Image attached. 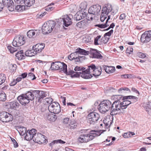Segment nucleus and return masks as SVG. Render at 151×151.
Returning a JSON list of instances; mask_svg holds the SVG:
<instances>
[{
    "mask_svg": "<svg viewBox=\"0 0 151 151\" xmlns=\"http://www.w3.org/2000/svg\"><path fill=\"white\" fill-rule=\"evenodd\" d=\"M2 1L4 7H7L9 11L14 10V3L12 0H3Z\"/></svg>",
    "mask_w": 151,
    "mask_h": 151,
    "instance_id": "nucleus-17",
    "label": "nucleus"
},
{
    "mask_svg": "<svg viewBox=\"0 0 151 151\" xmlns=\"http://www.w3.org/2000/svg\"><path fill=\"white\" fill-rule=\"evenodd\" d=\"M88 70L91 71V72L92 73V74L95 76H98L100 75L102 71L101 68V66L96 67L95 65L92 64L89 66Z\"/></svg>",
    "mask_w": 151,
    "mask_h": 151,
    "instance_id": "nucleus-8",
    "label": "nucleus"
},
{
    "mask_svg": "<svg viewBox=\"0 0 151 151\" xmlns=\"http://www.w3.org/2000/svg\"><path fill=\"white\" fill-rule=\"evenodd\" d=\"M101 37V36H98L95 38L94 40V43L95 45H97L101 44L100 39Z\"/></svg>",
    "mask_w": 151,
    "mask_h": 151,
    "instance_id": "nucleus-40",
    "label": "nucleus"
},
{
    "mask_svg": "<svg viewBox=\"0 0 151 151\" xmlns=\"http://www.w3.org/2000/svg\"><path fill=\"white\" fill-rule=\"evenodd\" d=\"M113 29L111 30L109 32H107L104 34V37L106 36L110 37L111 34L113 33Z\"/></svg>",
    "mask_w": 151,
    "mask_h": 151,
    "instance_id": "nucleus-52",
    "label": "nucleus"
},
{
    "mask_svg": "<svg viewBox=\"0 0 151 151\" xmlns=\"http://www.w3.org/2000/svg\"><path fill=\"white\" fill-rule=\"evenodd\" d=\"M17 82L16 81V80L14 79H13L12 81L10 83V85L11 86H13L16 85L17 84Z\"/></svg>",
    "mask_w": 151,
    "mask_h": 151,
    "instance_id": "nucleus-58",
    "label": "nucleus"
},
{
    "mask_svg": "<svg viewBox=\"0 0 151 151\" xmlns=\"http://www.w3.org/2000/svg\"><path fill=\"white\" fill-rule=\"evenodd\" d=\"M104 7H102V12L101 15L100 20L101 22H103L104 21V12L103 11V9Z\"/></svg>",
    "mask_w": 151,
    "mask_h": 151,
    "instance_id": "nucleus-54",
    "label": "nucleus"
},
{
    "mask_svg": "<svg viewBox=\"0 0 151 151\" xmlns=\"http://www.w3.org/2000/svg\"><path fill=\"white\" fill-rule=\"evenodd\" d=\"M69 9L71 12H76L77 11V6L74 4H71L69 6Z\"/></svg>",
    "mask_w": 151,
    "mask_h": 151,
    "instance_id": "nucleus-46",
    "label": "nucleus"
},
{
    "mask_svg": "<svg viewBox=\"0 0 151 151\" xmlns=\"http://www.w3.org/2000/svg\"><path fill=\"white\" fill-rule=\"evenodd\" d=\"M84 138L85 137L84 135L81 134L78 138V141L81 143L85 142Z\"/></svg>",
    "mask_w": 151,
    "mask_h": 151,
    "instance_id": "nucleus-47",
    "label": "nucleus"
},
{
    "mask_svg": "<svg viewBox=\"0 0 151 151\" xmlns=\"http://www.w3.org/2000/svg\"><path fill=\"white\" fill-rule=\"evenodd\" d=\"M133 49L131 48H127L126 51V53L131 54L133 52Z\"/></svg>",
    "mask_w": 151,
    "mask_h": 151,
    "instance_id": "nucleus-55",
    "label": "nucleus"
},
{
    "mask_svg": "<svg viewBox=\"0 0 151 151\" xmlns=\"http://www.w3.org/2000/svg\"><path fill=\"white\" fill-rule=\"evenodd\" d=\"M126 16L124 13L120 15L119 16V19L120 20H123L125 18Z\"/></svg>",
    "mask_w": 151,
    "mask_h": 151,
    "instance_id": "nucleus-59",
    "label": "nucleus"
},
{
    "mask_svg": "<svg viewBox=\"0 0 151 151\" xmlns=\"http://www.w3.org/2000/svg\"><path fill=\"white\" fill-rule=\"evenodd\" d=\"M88 51L85 50L78 48L76 50L75 52L72 53L69 55L68 58L70 60H74L76 62L81 63L85 60V57L84 56H81L80 55H88Z\"/></svg>",
    "mask_w": 151,
    "mask_h": 151,
    "instance_id": "nucleus-2",
    "label": "nucleus"
},
{
    "mask_svg": "<svg viewBox=\"0 0 151 151\" xmlns=\"http://www.w3.org/2000/svg\"><path fill=\"white\" fill-rule=\"evenodd\" d=\"M104 119L105 118H104ZM104 124H105V127L107 128L109 131V129H108L107 127H109L111 124V122L110 120V116H107L106 119H104Z\"/></svg>",
    "mask_w": 151,
    "mask_h": 151,
    "instance_id": "nucleus-33",
    "label": "nucleus"
},
{
    "mask_svg": "<svg viewBox=\"0 0 151 151\" xmlns=\"http://www.w3.org/2000/svg\"><path fill=\"white\" fill-rule=\"evenodd\" d=\"M16 56L17 58L19 60H21L24 58V55L23 51L20 50L16 54Z\"/></svg>",
    "mask_w": 151,
    "mask_h": 151,
    "instance_id": "nucleus-32",
    "label": "nucleus"
},
{
    "mask_svg": "<svg viewBox=\"0 0 151 151\" xmlns=\"http://www.w3.org/2000/svg\"><path fill=\"white\" fill-rule=\"evenodd\" d=\"M130 91V90L128 88L125 87L124 88H121L119 89L118 91V92L119 93H122L124 92V91Z\"/></svg>",
    "mask_w": 151,
    "mask_h": 151,
    "instance_id": "nucleus-45",
    "label": "nucleus"
},
{
    "mask_svg": "<svg viewBox=\"0 0 151 151\" xmlns=\"http://www.w3.org/2000/svg\"><path fill=\"white\" fill-rule=\"evenodd\" d=\"M88 25L87 20H83L76 24V26L80 28H84Z\"/></svg>",
    "mask_w": 151,
    "mask_h": 151,
    "instance_id": "nucleus-26",
    "label": "nucleus"
},
{
    "mask_svg": "<svg viewBox=\"0 0 151 151\" xmlns=\"http://www.w3.org/2000/svg\"><path fill=\"white\" fill-rule=\"evenodd\" d=\"M69 120V119L68 118H65L64 119L63 122L64 124L68 123Z\"/></svg>",
    "mask_w": 151,
    "mask_h": 151,
    "instance_id": "nucleus-64",
    "label": "nucleus"
},
{
    "mask_svg": "<svg viewBox=\"0 0 151 151\" xmlns=\"http://www.w3.org/2000/svg\"><path fill=\"white\" fill-rule=\"evenodd\" d=\"M28 78L29 77L30 78H32V80H33L36 79V77L33 73H30L28 74Z\"/></svg>",
    "mask_w": 151,
    "mask_h": 151,
    "instance_id": "nucleus-50",
    "label": "nucleus"
},
{
    "mask_svg": "<svg viewBox=\"0 0 151 151\" xmlns=\"http://www.w3.org/2000/svg\"><path fill=\"white\" fill-rule=\"evenodd\" d=\"M67 67V65L64 63L58 62L52 63L50 68L52 70L61 69L63 71L64 69H66Z\"/></svg>",
    "mask_w": 151,
    "mask_h": 151,
    "instance_id": "nucleus-7",
    "label": "nucleus"
},
{
    "mask_svg": "<svg viewBox=\"0 0 151 151\" xmlns=\"http://www.w3.org/2000/svg\"><path fill=\"white\" fill-rule=\"evenodd\" d=\"M104 131L103 130H91L90 131V133L83 134L84 136L85 142H87L94 138L96 136L100 135Z\"/></svg>",
    "mask_w": 151,
    "mask_h": 151,
    "instance_id": "nucleus-5",
    "label": "nucleus"
},
{
    "mask_svg": "<svg viewBox=\"0 0 151 151\" xmlns=\"http://www.w3.org/2000/svg\"><path fill=\"white\" fill-rule=\"evenodd\" d=\"M123 102H121V104L122 108V110L126 109L127 106L131 103V101L129 100H124Z\"/></svg>",
    "mask_w": 151,
    "mask_h": 151,
    "instance_id": "nucleus-30",
    "label": "nucleus"
},
{
    "mask_svg": "<svg viewBox=\"0 0 151 151\" xmlns=\"http://www.w3.org/2000/svg\"><path fill=\"white\" fill-rule=\"evenodd\" d=\"M111 103L108 100H104V112L109 111L112 107Z\"/></svg>",
    "mask_w": 151,
    "mask_h": 151,
    "instance_id": "nucleus-27",
    "label": "nucleus"
},
{
    "mask_svg": "<svg viewBox=\"0 0 151 151\" xmlns=\"http://www.w3.org/2000/svg\"><path fill=\"white\" fill-rule=\"evenodd\" d=\"M91 71L88 70V68L86 70L82 71V73L81 72H76V74H74L73 76L74 77H78L81 76L82 78L85 79H89L92 77L91 74H90Z\"/></svg>",
    "mask_w": 151,
    "mask_h": 151,
    "instance_id": "nucleus-11",
    "label": "nucleus"
},
{
    "mask_svg": "<svg viewBox=\"0 0 151 151\" xmlns=\"http://www.w3.org/2000/svg\"><path fill=\"white\" fill-rule=\"evenodd\" d=\"M10 138L12 141L13 142V144L14 145V147H18V144L17 143V142L15 140V139L11 137H10Z\"/></svg>",
    "mask_w": 151,
    "mask_h": 151,
    "instance_id": "nucleus-53",
    "label": "nucleus"
},
{
    "mask_svg": "<svg viewBox=\"0 0 151 151\" xmlns=\"http://www.w3.org/2000/svg\"><path fill=\"white\" fill-rule=\"evenodd\" d=\"M0 119L3 122H8L13 120V116L7 112L3 111L0 113Z\"/></svg>",
    "mask_w": 151,
    "mask_h": 151,
    "instance_id": "nucleus-12",
    "label": "nucleus"
},
{
    "mask_svg": "<svg viewBox=\"0 0 151 151\" xmlns=\"http://www.w3.org/2000/svg\"><path fill=\"white\" fill-rule=\"evenodd\" d=\"M6 79L5 75L4 74H0V85L4 83Z\"/></svg>",
    "mask_w": 151,
    "mask_h": 151,
    "instance_id": "nucleus-38",
    "label": "nucleus"
},
{
    "mask_svg": "<svg viewBox=\"0 0 151 151\" xmlns=\"http://www.w3.org/2000/svg\"><path fill=\"white\" fill-rule=\"evenodd\" d=\"M63 71L67 75H72L73 76L74 75V74H76V72H75L71 70H69L68 71H67V67L66 69H64Z\"/></svg>",
    "mask_w": 151,
    "mask_h": 151,
    "instance_id": "nucleus-35",
    "label": "nucleus"
},
{
    "mask_svg": "<svg viewBox=\"0 0 151 151\" xmlns=\"http://www.w3.org/2000/svg\"><path fill=\"white\" fill-rule=\"evenodd\" d=\"M151 40V32L145 31L141 36V41L143 43H146Z\"/></svg>",
    "mask_w": 151,
    "mask_h": 151,
    "instance_id": "nucleus-15",
    "label": "nucleus"
},
{
    "mask_svg": "<svg viewBox=\"0 0 151 151\" xmlns=\"http://www.w3.org/2000/svg\"><path fill=\"white\" fill-rule=\"evenodd\" d=\"M54 8V7L50 5H49L46 8L45 10L47 11H50L53 10Z\"/></svg>",
    "mask_w": 151,
    "mask_h": 151,
    "instance_id": "nucleus-51",
    "label": "nucleus"
},
{
    "mask_svg": "<svg viewBox=\"0 0 151 151\" xmlns=\"http://www.w3.org/2000/svg\"><path fill=\"white\" fill-rule=\"evenodd\" d=\"M46 102L47 104H51L52 102V99L50 98H47L44 100Z\"/></svg>",
    "mask_w": 151,
    "mask_h": 151,
    "instance_id": "nucleus-49",
    "label": "nucleus"
},
{
    "mask_svg": "<svg viewBox=\"0 0 151 151\" xmlns=\"http://www.w3.org/2000/svg\"><path fill=\"white\" fill-rule=\"evenodd\" d=\"M7 48L11 53H13L17 50L16 48H14L10 45H8Z\"/></svg>",
    "mask_w": 151,
    "mask_h": 151,
    "instance_id": "nucleus-44",
    "label": "nucleus"
},
{
    "mask_svg": "<svg viewBox=\"0 0 151 151\" xmlns=\"http://www.w3.org/2000/svg\"><path fill=\"white\" fill-rule=\"evenodd\" d=\"M138 55L139 57L141 58H143L146 57L145 55L142 52H139Z\"/></svg>",
    "mask_w": 151,
    "mask_h": 151,
    "instance_id": "nucleus-57",
    "label": "nucleus"
},
{
    "mask_svg": "<svg viewBox=\"0 0 151 151\" xmlns=\"http://www.w3.org/2000/svg\"><path fill=\"white\" fill-rule=\"evenodd\" d=\"M37 130L35 129H32L31 130H28L26 133L25 139L27 141L34 139Z\"/></svg>",
    "mask_w": 151,
    "mask_h": 151,
    "instance_id": "nucleus-16",
    "label": "nucleus"
},
{
    "mask_svg": "<svg viewBox=\"0 0 151 151\" xmlns=\"http://www.w3.org/2000/svg\"><path fill=\"white\" fill-rule=\"evenodd\" d=\"M87 6V2H84L81 3L79 5V7L81 10H85Z\"/></svg>",
    "mask_w": 151,
    "mask_h": 151,
    "instance_id": "nucleus-41",
    "label": "nucleus"
},
{
    "mask_svg": "<svg viewBox=\"0 0 151 151\" xmlns=\"http://www.w3.org/2000/svg\"><path fill=\"white\" fill-rule=\"evenodd\" d=\"M85 68H81L80 66H76V67L74 69L75 71H81L80 72L82 73V71L84 70Z\"/></svg>",
    "mask_w": 151,
    "mask_h": 151,
    "instance_id": "nucleus-48",
    "label": "nucleus"
},
{
    "mask_svg": "<svg viewBox=\"0 0 151 151\" xmlns=\"http://www.w3.org/2000/svg\"><path fill=\"white\" fill-rule=\"evenodd\" d=\"M15 9L18 12L22 11L25 9V5L23 4L17 5L16 6Z\"/></svg>",
    "mask_w": 151,
    "mask_h": 151,
    "instance_id": "nucleus-37",
    "label": "nucleus"
},
{
    "mask_svg": "<svg viewBox=\"0 0 151 151\" xmlns=\"http://www.w3.org/2000/svg\"><path fill=\"white\" fill-rule=\"evenodd\" d=\"M9 68L12 72L14 71L16 69V65L15 64H10L9 65Z\"/></svg>",
    "mask_w": 151,
    "mask_h": 151,
    "instance_id": "nucleus-42",
    "label": "nucleus"
},
{
    "mask_svg": "<svg viewBox=\"0 0 151 151\" xmlns=\"http://www.w3.org/2000/svg\"><path fill=\"white\" fill-rule=\"evenodd\" d=\"M72 16L71 14H69V15H66L63 16L62 19L63 24L65 27H68L72 24Z\"/></svg>",
    "mask_w": 151,
    "mask_h": 151,
    "instance_id": "nucleus-18",
    "label": "nucleus"
},
{
    "mask_svg": "<svg viewBox=\"0 0 151 151\" xmlns=\"http://www.w3.org/2000/svg\"><path fill=\"white\" fill-rule=\"evenodd\" d=\"M19 105V104L15 101L9 102L7 106L11 109H15L18 108Z\"/></svg>",
    "mask_w": 151,
    "mask_h": 151,
    "instance_id": "nucleus-23",
    "label": "nucleus"
},
{
    "mask_svg": "<svg viewBox=\"0 0 151 151\" xmlns=\"http://www.w3.org/2000/svg\"><path fill=\"white\" fill-rule=\"evenodd\" d=\"M104 101L101 102L99 105H98V109L100 112L101 113H104Z\"/></svg>",
    "mask_w": 151,
    "mask_h": 151,
    "instance_id": "nucleus-36",
    "label": "nucleus"
},
{
    "mask_svg": "<svg viewBox=\"0 0 151 151\" xmlns=\"http://www.w3.org/2000/svg\"><path fill=\"white\" fill-rule=\"evenodd\" d=\"M86 14L85 12L83 13V12L81 11H78L77 12L75 15V18L76 20H79L83 18H84L86 16Z\"/></svg>",
    "mask_w": 151,
    "mask_h": 151,
    "instance_id": "nucleus-25",
    "label": "nucleus"
},
{
    "mask_svg": "<svg viewBox=\"0 0 151 151\" xmlns=\"http://www.w3.org/2000/svg\"><path fill=\"white\" fill-rule=\"evenodd\" d=\"M27 73H22L21 75H20V76H21L22 78H24L27 77Z\"/></svg>",
    "mask_w": 151,
    "mask_h": 151,
    "instance_id": "nucleus-61",
    "label": "nucleus"
},
{
    "mask_svg": "<svg viewBox=\"0 0 151 151\" xmlns=\"http://www.w3.org/2000/svg\"><path fill=\"white\" fill-rule=\"evenodd\" d=\"M115 70V68L114 67L104 65V70L107 73H113Z\"/></svg>",
    "mask_w": 151,
    "mask_h": 151,
    "instance_id": "nucleus-28",
    "label": "nucleus"
},
{
    "mask_svg": "<svg viewBox=\"0 0 151 151\" xmlns=\"http://www.w3.org/2000/svg\"><path fill=\"white\" fill-rule=\"evenodd\" d=\"M88 51L89 52L88 54H90L93 58H100L102 57L101 54L96 50L91 49L90 51Z\"/></svg>",
    "mask_w": 151,
    "mask_h": 151,
    "instance_id": "nucleus-21",
    "label": "nucleus"
},
{
    "mask_svg": "<svg viewBox=\"0 0 151 151\" xmlns=\"http://www.w3.org/2000/svg\"><path fill=\"white\" fill-rule=\"evenodd\" d=\"M45 47V44H44L41 43L40 44H37L36 45L34 46L33 47V49L34 50V52L37 53L41 52Z\"/></svg>",
    "mask_w": 151,
    "mask_h": 151,
    "instance_id": "nucleus-20",
    "label": "nucleus"
},
{
    "mask_svg": "<svg viewBox=\"0 0 151 151\" xmlns=\"http://www.w3.org/2000/svg\"><path fill=\"white\" fill-rule=\"evenodd\" d=\"M88 122L90 124H94L99 119V115L95 112H91L88 115Z\"/></svg>",
    "mask_w": 151,
    "mask_h": 151,
    "instance_id": "nucleus-9",
    "label": "nucleus"
},
{
    "mask_svg": "<svg viewBox=\"0 0 151 151\" xmlns=\"http://www.w3.org/2000/svg\"><path fill=\"white\" fill-rule=\"evenodd\" d=\"M112 110L111 114L113 115H120L125 113L121 104V101L117 100L114 101L112 105Z\"/></svg>",
    "mask_w": 151,
    "mask_h": 151,
    "instance_id": "nucleus-3",
    "label": "nucleus"
},
{
    "mask_svg": "<svg viewBox=\"0 0 151 151\" xmlns=\"http://www.w3.org/2000/svg\"><path fill=\"white\" fill-rule=\"evenodd\" d=\"M46 95L45 92L44 91L37 90L33 91L32 92L28 91L26 93L19 96L17 99L22 105H25L29 103L30 101L34 100L35 97L36 102H40Z\"/></svg>",
    "mask_w": 151,
    "mask_h": 151,
    "instance_id": "nucleus-1",
    "label": "nucleus"
},
{
    "mask_svg": "<svg viewBox=\"0 0 151 151\" xmlns=\"http://www.w3.org/2000/svg\"><path fill=\"white\" fill-rule=\"evenodd\" d=\"M112 10L111 5L110 4L108 3L104 5V14L107 15Z\"/></svg>",
    "mask_w": 151,
    "mask_h": 151,
    "instance_id": "nucleus-29",
    "label": "nucleus"
},
{
    "mask_svg": "<svg viewBox=\"0 0 151 151\" xmlns=\"http://www.w3.org/2000/svg\"><path fill=\"white\" fill-rule=\"evenodd\" d=\"M48 109L51 113L54 114H57L61 111L60 106L58 103L53 102L48 106Z\"/></svg>",
    "mask_w": 151,
    "mask_h": 151,
    "instance_id": "nucleus-6",
    "label": "nucleus"
},
{
    "mask_svg": "<svg viewBox=\"0 0 151 151\" xmlns=\"http://www.w3.org/2000/svg\"><path fill=\"white\" fill-rule=\"evenodd\" d=\"M101 9V6L98 4L93 5L89 9L88 12L90 14L94 16L97 15L100 12Z\"/></svg>",
    "mask_w": 151,
    "mask_h": 151,
    "instance_id": "nucleus-13",
    "label": "nucleus"
},
{
    "mask_svg": "<svg viewBox=\"0 0 151 151\" xmlns=\"http://www.w3.org/2000/svg\"><path fill=\"white\" fill-rule=\"evenodd\" d=\"M15 128L21 135H24L26 133L27 128L24 127L18 126H16Z\"/></svg>",
    "mask_w": 151,
    "mask_h": 151,
    "instance_id": "nucleus-24",
    "label": "nucleus"
},
{
    "mask_svg": "<svg viewBox=\"0 0 151 151\" xmlns=\"http://www.w3.org/2000/svg\"><path fill=\"white\" fill-rule=\"evenodd\" d=\"M54 114H49L47 116L48 120L52 122H55L57 118V116Z\"/></svg>",
    "mask_w": 151,
    "mask_h": 151,
    "instance_id": "nucleus-31",
    "label": "nucleus"
},
{
    "mask_svg": "<svg viewBox=\"0 0 151 151\" xmlns=\"http://www.w3.org/2000/svg\"><path fill=\"white\" fill-rule=\"evenodd\" d=\"M45 136L41 134L36 133L35 135V137L33 139V141L39 144L43 143L45 141Z\"/></svg>",
    "mask_w": 151,
    "mask_h": 151,
    "instance_id": "nucleus-19",
    "label": "nucleus"
},
{
    "mask_svg": "<svg viewBox=\"0 0 151 151\" xmlns=\"http://www.w3.org/2000/svg\"><path fill=\"white\" fill-rule=\"evenodd\" d=\"M23 36L18 35L15 37L12 42V45L15 47H19L23 45L25 42Z\"/></svg>",
    "mask_w": 151,
    "mask_h": 151,
    "instance_id": "nucleus-10",
    "label": "nucleus"
},
{
    "mask_svg": "<svg viewBox=\"0 0 151 151\" xmlns=\"http://www.w3.org/2000/svg\"><path fill=\"white\" fill-rule=\"evenodd\" d=\"M95 27H97L100 28H104V24H98L95 25Z\"/></svg>",
    "mask_w": 151,
    "mask_h": 151,
    "instance_id": "nucleus-62",
    "label": "nucleus"
},
{
    "mask_svg": "<svg viewBox=\"0 0 151 151\" xmlns=\"http://www.w3.org/2000/svg\"><path fill=\"white\" fill-rule=\"evenodd\" d=\"M36 54V53L34 52V50H29L25 52V55L27 56L32 57Z\"/></svg>",
    "mask_w": 151,
    "mask_h": 151,
    "instance_id": "nucleus-34",
    "label": "nucleus"
},
{
    "mask_svg": "<svg viewBox=\"0 0 151 151\" xmlns=\"http://www.w3.org/2000/svg\"><path fill=\"white\" fill-rule=\"evenodd\" d=\"M55 22L52 20H50L45 23L42 26V33L46 34L50 33L55 27Z\"/></svg>",
    "mask_w": 151,
    "mask_h": 151,
    "instance_id": "nucleus-4",
    "label": "nucleus"
},
{
    "mask_svg": "<svg viewBox=\"0 0 151 151\" xmlns=\"http://www.w3.org/2000/svg\"><path fill=\"white\" fill-rule=\"evenodd\" d=\"M69 128L70 129H74L76 127V125H75V123L74 124V123L72 124V123H71L69 124Z\"/></svg>",
    "mask_w": 151,
    "mask_h": 151,
    "instance_id": "nucleus-56",
    "label": "nucleus"
},
{
    "mask_svg": "<svg viewBox=\"0 0 151 151\" xmlns=\"http://www.w3.org/2000/svg\"><path fill=\"white\" fill-rule=\"evenodd\" d=\"M134 99L136 100H137V99L136 97V96H128L123 97L122 99V100H126L131 99Z\"/></svg>",
    "mask_w": 151,
    "mask_h": 151,
    "instance_id": "nucleus-43",
    "label": "nucleus"
},
{
    "mask_svg": "<svg viewBox=\"0 0 151 151\" xmlns=\"http://www.w3.org/2000/svg\"><path fill=\"white\" fill-rule=\"evenodd\" d=\"M130 76V75L129 74H124L121 76L122 78H128Z\"/></svg>",
    "mask_w": 151,
    "mask_h": 151,
    "instance_id": "nucleus-60",
    "label": "nucleus"
},
{
    "mask_svg": "<svg viewBox=\"0 0 151 151\" xmlns=\"http://www.w3.org/2000/svg\"><path fill=\"white\" fill-rule=\"evenodd\" d=\"M6 95L3 92H0V101H4L6 99Z\"/></svg>",
    "mask_w": 151,
    "mask_h": 151,
    "instance_id": "nucleus-39",
    "label": "nucleus"
},
{
    "mask_svg": "<svg viewBox=\"0 0 151 151\" xmlns=\"http://www.w3.org/2000/svg\"><path fill=\"white\" fill-rule=\"evenodd\" d=\"M38 31L37 29H32L29 31L27 33V36L29 38L35 37L36 36L38 35Z\"/></svg>",
    "mask_w": 151,
    "mask_h": 151,
    "instance_id": "nucleus-22",
    "label": "nucleus"
},
{
    "mask_svg": "<svg viewBox=\"0 0 151 151\" xmlns=\"http://www.w3.org/2000/svg\"><path fill=\"white\" fill-rule=\"evenodd\" d=\"M57 143H59L60 144H64L65 143V142L61 140V139H59L56 141Z\"/></svg>",
    "mask_w": 151,
    "mask_h": 151,
    "instance_id": "nucleus-63",
    "label": "nucleus"
},
{
    "mask_svg": "<svg viewBox=\"0 0 151 151\" xmlns=\"http://www.w3.org/2000/svg\"><path fill=\"white\" fill-rule=\"evenodd\" d=\"M17 4H23L25 7H30L33 5L35 2V0H14Z\"/></svg>",
    "mask_w": 151,
    "mask_h": 151,
    "instance_id": "nucleus-14",
    "label": "nucleus"
}]
</instances>
